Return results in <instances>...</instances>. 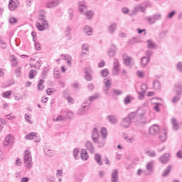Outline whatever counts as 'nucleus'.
<instances>
[{"instance_id": "20", "label": "nucleus", "mask_w": 182, "mask_h": 182, "mask_svg": "<svg viewBox=\"0 0 182 182\" xmlns=\"http://www.w3.org/2000/svg\"><path fill=\"white\" fill-rule=\"evenodd\" d=\"M123 60L125 66H130L133 62V58L129 55H123Z\"/></svg>"}, {"instance_id": "36", "label": "nucleus", "mask_w": 182, "mask_h": 182, "mask_svg": "<svg viewBox=\"0 0 182 182\" xmlns=\"http://www.w3.org/2000/svg\"><path fill=\"white\" fill-rule=\"evenodd\" d=\"M81 159L82 160H84V161H86V160H87V159H89V156H87V151H86V150H82L81 151Z\"/></svg>"}, {"instance_id": "41", "label": "nucleus", "mask_w": 182, "mask_h": 182, "mask_svg": "<svg viewBox=\"0 0 182 182\" xmlns=\"http://www.w3.org/2000/svg\"><path fill=\"white\" fill-rule=\"evenodd\" d=\"M37 74L38 71H36V70H31L28 73L29 79H33Z\"/></svg>"}, {"instance_id": "26", "label": "nucleus", "mask_w": 182, "mask_h": 182, "mask_svg": "<svg viewBox=\"0 0 182 182\" xmlns=\"http://www.w3.org/2000/svg\"><path fill=\"white\" fill-rule=\"evenodd\" d=\"M36 137H38V133L36 132H31L25 136L26 140H35Z\"/></svg>"}, {"instance_id": "50", "label": "nucleus", "mask_w": 182, "mask_h": 182, "mask_svg": "<svg viewBox=\"0 0 182 182\" xmlns=\"http://www.w3.org/2000/svg\"><path fill=\"white\" fill-rule=\"evenodd\" d=\"M44 152L48 157H52L55 154V152L50 149H45Z\"/></svg>"}, {"instance_id": "17", "label": "nucleus", "mask_w": 182, "mask_h": 182, "mask_svg": "<svg viewBox=\"0 0 182 182\" xmlns=\"http://www.w3.org/2000/svg\"><path fill=\"white\" fill-rule=\"evenodd\" d=\"M131 123L132 121L130 120V118H128L127 117L123 119L122 122H121V126H122V127H124L125 129H127L128 127H130Z\"/></svg>"}, {"instance_id": "28", "label": "nucleus", "mask_w": 182, "mask_h": 182, "mask_svg": "<svg viewBox=\"0 0 182 182\" xmlns=\"http://www.w3.org/2000/svg\"><path fill=\"white\" fill-rule=\"evenodd\" d=\"M116 50H117L116 46L112 45L108 51V56H109V58H113L114 55H116Z\"/></svg>"}, {"instance_id": "46", "label": "nucleus", "mask_w": 182, "mask_h": 182, "mask_svg": "<svg viewBox=\"0 0 182 182\" xmlns=\"http://www.w3.org/2000/svg\"><path fill=\"white\" fill-rule=\"evenodd\" d=\"M111 92L114 96H120V95H122V93H123V92H122V90H116V89H112Z\"/></svg>"}, {"instance_id": "52", "label": "nucleus", "mask_w": 182, "mask_h": 182, "mask_svg": "<svg viewBox=\"0 0 182 182\" xmlns=\"http://www.w3.org/2000/svg\"><path fill=\"white\" fill-rule=\"evenodd\" d=\"M85 79L87 80V82H90V80H92V75L87 70H85Z\"/></svg>"}, {"instance_id": "55", "label": "nucleus", "mask_w": 182, "mask_h": 182, "mask_svg": "<svg viewBox=\"0 0 182 182\" xmlns=\"http://www.w3.org/2000/svg\"><path fill=\"white\" fill-rule=\"evenodd\" d=\"M174 15H176V11L173 10L168 14L166 18H168V19H173Z\"/></svg>"}, {"instance_id": "8", "label": "nucleus", "mask_w": 182, "mask_h": 182, "mask_svg": "<svg viewBox=\"0 0 182 182\" xmlns=\"http://www.w3.org/2000/svg\"><path fill=\"white\" fill-rule=\"evenodd\" d=\"M100 94L99 92H97L93 95L90 96L88 97V100L87 102H85L84 105H87L88 106H90L92 102L97 100V99H100Z\"/></svg>"}, {"instance_id": "61", "label": "nucleus", "mask_w": 182, "mask_h": 182, "mask_svg": "<svg viewBox=\"0 0 182 182\" xmlns=\"http://www.w3.org/2000/svg\"><path fill=\"white\" fill-rule=\"evenodd\" d=\"M176 69L182 73V62H178L176 65Z\"/></svg>"}, {"instance_id": "14", "label": "nucleus", "mask_w": 182, "mask_h": 182, "mask_svg": "<svg viewBox=\"0 0 182 182\" xmlns=\"http://www.w3.org/2000/svg\"><path fill=\"white\" fill-rule=\"evenodd\" d=\"M59 4H60V1H59V0H51V1H47L46 6V8H56V6H58V5H59Z\"/></svg>"}, {"instance_id": "48", "label": "nucleus", "mask_w": 182, "mask_h": 182, "mask_svg": "<svg viewBox=\"0 0 182 182\" xmlns=\"http://www.w3.org/2000/svg\"><path fill=\"white\" fill-rule=\"evenodd\" d=\"M100 75L102 76V77H106L109 75V69L105 68L101 70Z\"/></svg>"}, {"instance_id": "33", "label": "nucleus", "mask_w": 182, "mask_h": 182, "mask_svg": "<svg viewBox=\"0 0 182 182\" xmlns=\"http://www.w3.org/2000/svg\"><path fill=\"white\" fill-rule=\"evenodd\" d=\"M153 87L155 90H159L161 87V84H160V81L158 80H154L153 81Z\"/></svg>"}, {"instance_id": "57", "label": "nucleus", "mask_w": 182, "mask_h": 182, "mask_svg": "<svg viewBox=\"0 0 182 182\" xmlns=\"http://www.w3.org/2000/svg\"><path fill=\"white\" fill-rule=\"evenodd\" d=\"M104 85L105 86H111V85H112V80H110L109 78H105L104 79Z\"/></svg>"}, {"instance_id": "13", "label": "nucleus", "mask_w": 182, "mask_h": 182, "mask_svg": "<svg viewBox=\"0 0 182 182\" xmlns=\"http://www.w3.org/2000/svg\"><path fill=\"white\" fill-rule=\"evenodd\" d=\"M159 139L162 143H164L167 140V131L166 129H162L159 131Z\"/></svg>"}, {"instance_id": "15", "label": "nucleus", "mask_w": 182, "mask_h": 182, "mask_svg": "<svg viewBox=\"0 0 182 182\" xmlns=\"http://www.w3.org/2000/svg\"><path fill=\"white\" fill-rule=\"evenodd\" d=\"M159 161L162 164H166V163H168V161H170V154H164L159 158Z\"/></svg>"}, {"instance_id": "59", "label": "nucleus", "mask_w": 182, "mask_h": 182, "mask_svg": "<svg viewBox=\"0 0 182 182\" xmlns=\"http://www.w3.org/2000/svg\"><path fill=\"white\" fill-rule=\"evenodd\" d=\"M41 63H42V62L41 60L37 61L36 64L33 65L34 69L39 70L41 69Z\"/></svg>"}, {"instance_id": "11", "label": "nucleus", "mask_w": 182, "mask_h": 182, "mask_svg": "<svg viewBox=\"0 0 182 182\" xmlns=\"http://www.w3.org/2000/svg\"><path fill=\"white\" fill-rule=\"evenodd\" d=\"M12 144H14V136L9 134L4 139V146H12Z\"/></svg>"}, {"instance_id": "37", "label": "nucleus", "mask_w": 182, "mask_h": 182, "mask_svg": "<svg viewBox=\"0 0 182 182\" xmlns=\"http://www.w3.org/2000/svg\"><path fill=\"white\" fill-rule=\"evenodd\" d=\"M84 31L88 35V36H90L92 35V32H93V30H92V27L90 26H85L84 27Z\"/></svg>"}, {"instance_id": "1", "label": "nucleus", "mask_w": 182, "mask_h": 182, "mask_svg": "<svg viewBox=\"0 0 182 182\" xmlns=\"http://www.w3.org/2000/svg\"><path fill=\"white\" fill-rule=\"evenodd\" d=\"M145 112L143 111V107H139L137 109V113L136 112H131L127 118L129 119L131 122H138L139 123H144V121H140V120H144L146 119V117L144 116Z\"/></svg>"}, {"instance_id": "31", "label": "nucleus", "mask_w": 182, "mask_h": 182, "mask_svg": "<svg viewBox=\"0 0 182 182\" xmlns=\"http://www.w3.org/2000/svg\"><path fill=\"white\" fill-rule=\"evenodd\" d=\"M61 57L64 60H66L68 66L72 65V57L69 56L68 55H61Z\"/></svg>"}, {"instance_id": "34", "label": "nucleus", "mask_w": 182, "mask_h": 182, "mask_svg": "<svg viewBox=\"0 0 182 182\" xmlns=\"http://www.w3.org/2000/svg\"><path fill=\"white\" fill-rule=\"evenodd\" d=\"M171 171V166H168L164 171L162 173V177H167Z\"/></svg>"}, {"instance_id": "35", "label": "nucleus", "mask_w": 182, "mask_h": 182, "mask_svg": "<svg viewBox=\"0 0 182 182\" xmlns=\"http://www.w3.org/2000/svg\"><path fill=\"white\" fill-rule=\"evenodd\" d=\"M83 180V174L79 173H77L74 177V181L81 182Z\"/></svg>"}, {"instance_id": "60", "label": "nucleus", "mask_w": 182, "mask_h": 182, "mask_svg": "<svg viewBox=\"0 0 182 182\" xmlns=\"http://www.w3.org/2000/svg\"><path fill=\"white\" fill-rule=\"evenodd\" d=\"M136 76L140 79H143L144 77V73L143 71H136Z\"/></svg>"}, {"instance_id": "29", "label": "nucleus", "mask_w": 182, "mask_h": 182, "mask_svg": "<svg viewBox=\"0 0 182 182\" xmlns=\"http://www.w3.org/2000/svg\"><path fill=\"white\" fill-rule=\"evenodd\" d=\"M10 61L11 62V66L13 68H16V66H18V60H16V57H15V55H10Z\"/></svg>"}, {"instance_id": "42", "label": "nucleus", "mask_w": 182, "mask_h": 182, "mask_svg": "<svg viewBox=\"0 0 182 182\" xmlns=\"http://www.w3.org/2000/svg\"><path fill=\"white\" fill-rule=\"evenodd\" d=\"M43 83H45V80L43 79H41L38 83V90H43L45 86H43Z\"/></svg>"}, {"instance_id": "4", "label": "nucleus", "mask_w": 182, "mask_h": 182, "mask_svg": "<svg viewBox=\"0 0 182 182\" xmlns=\"http://www.w3.org/2000/svg\"><path fill=\"white\" fill-rule=\"evenodd\" d=\"M175 90L176 92L177 96L173 97L172 100V103H177L180 100V95H181L182 88L181 84H176L175 85Z\"/></svg>"}, {"instance_id": "63", "label": "nucleus", "mask_w": 182, "mask_h": 182, "mask_svg": "<svg viewBox=\"0 0 182 182\" xmlns=\"http://www.w3.org/2000/svg\"><path fill=\"white\" fill-rule=\"evenodd\" d=\"M82 50H86L88 52L89 50V45L87 43H84L82 46Z\"/></svg>"}, {"instance_id": "21", "label": "nucleus", "mask_w": 182, "mask_h": 182, "mask_svg": "<svg viewBox=\"0 0 182 182\" xmlns=\"http://www.w3.org/2000/svg\"><path fill=\"white\" fill-rule=\"evenodd\" d=\"M94 160L96 161L98 166H103V161H102V155L100 154H95Z\"/></svg>"}, {"instance_id": "38", "label": "nucleus", "mask_w": 182, "mask_h": 182, "mask_svg": "<svg viewBox=\"0 0 182 182\" xmlns=\"http://www.w3.org/2000/svg\"><path fill=\"white\" fill-rule=\"evenodd\" d=\"M171 122L173 130H178L180 127L178 126V124H177V119H176V118H173Z\"/></svg>"}, {"instance_id": "12", "label": "nucleus", "mask_w": 182, "mask_h": 182, "mask_svg": "<svg viewBox=\"0 0 182 182\" xmlns=\"http://www.w3.org/2000/svg\"><path fill=\"white\" fill-rule=\"evenodd\" d=\"M78 9L80 14H81L82 15H83L86 12V11H87V6H86L85 1H80L78 3Z\"/></svg>"}, {"instance_id": "2", "label": "nucleus", "mask_w": 182, "mask_h": 182, "mask_svg": "<svg viewBox=\"0 0 182 182\" xmlns=\"http://www.w3.org/2000/svg\"><path fill=\"white\" fill-rule=\"evenodd\" d=\"M23 163L26 170H31V168H32V166H33L32 164V155H31V152L28 150H26L24 152Z\"/></svg>"}, {"instance_id": "19", "label": "nucleus", "mask_w": 182, "mask_h": 182, "mask_svg": "<svg viewBox=\"0 0 182 182\" xmlns=\"http://www.w3.org/2000/svg\"><path fill=\"white\" fill-rule=\"evenodd\" d=\"M36 26L38 31L42 32L43 31H45V29L49 28V23H36Z\"/></svg>"}, {"instance_id": "49", "label": "nucleus", "mask_w": 182, "mask_h": 182, "mask_svg": "<svg viewBox=\"0 0 182 182\" xmlns=\"http://www.w3.org/2000/svg\"><path fill=\"white\" fill-rule=\"evenodd\" d=\"M12 95V91L8 90L2 94V97H4V99H8L11 95Z\"/></svg>"}, {"instance_id": "3", "label": "nucleus", "mask_w": 182, "mask_h": 182, "mask_svg": "<svg viewBox=\"0 0 182 182\" xmlns=\"http://www.w3.org/2000/svg\"><path fill=\"white\" fill-rule=\"evenodd\" d=\"M149 6L147 4H139L138 6H135L134 9L131 11L129 13V16H134V15H137V14L139 12H142V14H144V12H146V9Z\"/></svg>"}, {"instance_id": "51", "label": "nucleus", "mask_w": 182, "mask_h": 182, "mask_svg": "<svg viewBox=\"0 0 182 182\" xmlns=\"http://www.w3.org/2000/svg\"><path fill=\"white\" fill-rule=\"evenodd\" d=\"M79 149L77 148H75L74 150H73V156H74V159L75 160H79Z\"/></svg>"}, {"instance_id": "43", "label": "nucleus", "mask_w": 182, "mask_h": 182, "mask_svg": "<svg viewBox=\"0 0 182 182\" xmlns=\"http://www.w3.org/2000/svg\"><path fill=\"white\" fill-rule=\"evenodd\" d=\"M154 161H150L146 164V170L149 171V173H153V164Z\"/></svg>"}, {"instance_id": "10", "label": "nucleus", "mask_w": 182, "mask_h": 182, "mask_svg": "<svg viewBox=\"0 0 182 182\" xmlns=\"http://www.w3.org/2000/svg\"><path fill=\"white\" fill-rule=\"evenodd\" d=\"M161 130H160V127L158 124H154L149 127V132L150 134L154 136V134H157V133H160Z\"/></svg>"}, {"instance_id": "16", "label": "nucleus", "mask_w": 182, "mask_h": 182, "mask_svg": "<svg viewBox=\"0 0 182 182\" xmlns=\"http://www.w3.org/2000/svg\"><path fill=\"white\" fill-rule=\"evenodd\" d=\"M111 182H119V171L114 169L111 175Z\"/></svg>"}, {"instance_id": "7", "label": "nucleus", "mask_w": 182, "mask_h": 182, "mask_svg": "<svg viewBox=\"0 0 182 182\" xmlns=\"http://www.w3.org/2000/svg\"><path fill=\"white\" fill-rule=\"evenodd\" d=\"M89 109H90V106L84 103L77 110V114H78V116H84V114H86V112L89 110Z\"/></svg>"}, {"instance_id": "39", "label": "nucleus", "mask_w": 182, "mask_h": 182, "mask_svg": "<svg viewBox=\"0 0 182 182\" xmlns=\"http://www.w3.org/2000/svg\"><path fill=\"white\" fill-rule=\"evenodd\" d=\"M48 73H49V68H44L41 73L43 79H46V77H48Z\"/></svg>"}, {"instance_id": "22", "label": "nucleus", "mask_w": 182, "mask_h": 182, "mask_svg": "<svg viewBox=\"0 0 182 182\" xmlns=\"http://www.w3.org/2000/svg\"><path fill=\"white\" fill-rule=\"evenodd\" d=\"M82 15H84V16H85L87 19L90 21V19H93V16H95V12H93V11H91V10H88V11L87 10Z\"/></svg>"}, {"instance_id": "47", "label": "nucleus", "mask_w": 182, "mask_h": 182, "mask_svg": "<svg viewBox=\"0 0 182 182\" xmlns=\"http://www.w3.org/2000/svg\"><path fill=\"white\" fill-rule=\"evenodd\" d=\"M124 105H129V104L132 103V95H127L124 99Z\"/></svg>"}, {"instance_id": "18", "label": "nucleus", "mask_w": 182, "mask_h": 182, "mask_svg": "<svg viewBox=\"0 0 182 182\" xmlns=\"http://www.w3.org/2000/svg\"><path fill=\"white\" fill-rule=\"evenodd\" d=\"M100 138V136H99V131H97V128L95 127L92 129V141H97V139Z\"/></svg>"}, {"instance_id": "40", "label": "nucleus", "mask_w": 182, "mask_h": 182, "mask_svg": "<svg viewBox=\"0 0 182 182\" xmlns=\"http://www.w3.org/2000/svg\"><path fill=\"white\" fill-rule=\"evenodd\" d=\"M100 133L102 134V139H106V137H107V129L106 127L101 128Z\"/></svg>"}, {"instance_id": "45", "label": "nucleus", "mask_w": 182, "mask_h": 182, "mask_svg": "<svg viewBox=\"0 0 182 182\" xmlns=\"http://www.w3.org/2000/svg\"><path fill=\"white\" fill-rule=\"evenodd\" d=\"M38 19L39 21H41L42 23H48V21L45 19V15L43 14H39L38 16Z\"/></svg>"}, {"instance_id": "44", "label": "nucleus", "mask_w": 182, "mask_h": 182, "mask_svg": "<svg viewBox=\"0 0 182 182\" xmlns=\"http://www.w3.org/2000/svg\"><path fill=\"white\" fill-rule=\"evenodd\" d=\"M108 31L111 34L114 33V31H116V24L115 23L111 24L108 28Z\"/></svg>"}, {"instance_id": "27", "label": "nucleus", "mask_w": 182, "mask_h": 182, "mask_svg": "<svg viewBox=\"0 0 182 182\" xmlns=\"http://www.w3.org/2000/svg\"><path fill=\"white\" fill-rule=\"evenodd\" d=\"M85 146L91 154L95 153V146H93V144L90 141H87Z\"/></svg>"}, {"instance_id": "32", "label": "nucleus", "mask_w": 182, "mask_h": 182, "mask_svg": "<svg viewBox=\"0 0 182 182\" xmlns=\"http://www.w3.org/2000/svg\"><path fill=\"white\" fill-rule=\"evenodd\" d=\"M150 62V58L146 56H144L141 58V65L144 68L147 65V63Z\"/></svg>"}, {"instance_id": "62", "label": "nucleus", "mask_w": 182, "mask_h": 182, "mask_svg": "<svg viewBox=\"0 0 182 182\" xmlns=\"http://www.w3.org/2000/svg\"><path fill=\"white\" fill-rule=\"evenodd\" d=\"M9 22V23H16L18 22V19L15 17H10Z\"/></svg>"}, {"instance_id": "64", "label": "nucleus", "mask_w": 182, "mask_h": 182, "mask_svg": "<svg viewBox=\"0 0 182 182\" xmlns=\"http://www.w3.org/2000/svg\"><path fill=\"white\" fill-rule=\"evenodd\" d=\"M21 67H18L16 69V75L17 76V77H21Z\"/></svg>"}, {"instance_id": "6", "label": "nucleus", "mask_w": 182, "mask_h": 182, "mask_svg": "<svg viewBox=\"0 0 182 182\" xmlns=\"http://www.w3.org/2000/svg\"><path fill=\"white\" fill-rule=\"evenodd\" d=\"M120 71V63L117 58L114 59L113 68H112V75L117 76L119 72Z\"/></svg>"}, {"instance_id": "58", "label": "nucleus", "mask_w": 182, "mask_h": 182, "mask_svg": "<svg viewBox=\"0 0 182 182\" xmlns=\"http://www.w3.org/2000/svg\"><path fill=\"white\" fill-rule=\"evenodd\" d=\"M5 119H0V133L4 130V126H5Z\"/></svg>"}, {"instance_id": "24", "label": "nucleus", "mask_w": 182, "mask_h": 182, "mask_svg": "<svg viewBox=\"0 0 182 182\" xmlns=\"http://www.w3.org/2000/svg\"><path fill=\"white\" fill-rule=\"evenodd\" d=\"M106 138H99L97 139L96 141H94V143H95V144H97L98 147H103V146H105V144H106Z\"/></svg>"}, {"instance_id": "25", "label": "nucleus", "mask_w": 182, "mask_h": 182, "mask_svg": "<svg viewBox=\"0 0 182 182\" xmlns=\"http://www.w3.org/2000/svg\"><path fill=\"white\" fill-rule=\"evenodd\" d=\"M61 114L58 115L56 117H53V122H63L65 119H66V115L63 114V111L60 112Z\"/></svg>"}, {"instance_id": "53", "label": "nucleus", "mask_w": 182, "mask_h": 182, "mask_svg": "<svg viewBox=\"0 0 182 182\" xmlns=\"http://www.w3.org/2000/svg\"><path fill=\"white\" fill-rule=\"evenodd\" d=\"M146 154H148L149 157H156V154L154 151H146Z\"/></svg>"}, {"instance_id": "30", "label": "nucleus", "mask_w": 182, "mask_h": 182, "mask_svg": "<svg viewBox=\"0 0 182 182\" xmlns=\"http://www.w3.org/2000/svg\"><path fill=\"white\" fill-rule=\"evenodd\" d=\"M107 119L112 124H116L117 123V118L114 115H108Z\"/></svg>"}, {"instance_id": "56", "label": "nucleus", "mask_w": 182, "mask_h": 182, "mask_svg": "<svg viewBox=\"0 0 182 182\" xmlns=\"http://www.w3.org/2000/svg\"><path fill=\"white\" fill-rule=\"evenodd\" d=\"M145 58H149V59H151V55H153V50H147L146 52H145Z\"/></svg>"}, {"instance_id": "54", "label": "nucleus", "mask_w": 182, "mask_h": 182, "mask_svg": "<svg viewBox=\"0 0 182 182\" xmlns=\"http://www.w3.org/2000/svg\"><path fill=\"white\" fill-rule=\"evenodd\" d=\"M124 139L127 141V143H133V141H134V137L124 136Z\"/></svg>"}, {"instance_id": "23", "label": "nucleus", "mask_w": 182, "mask_h": 182, "mask_svg": "<svg viewBox=\"0 0 182 182\" xmlns=\"http://www.w3.org/2000/svg\"><path fill=\"white\" fill-rule=\"evenodd\" d=\"M146 43L148 49H157V44L153 40H147Z\"/></svg>"}, {"instance_id": "5", "label": "nucleus", "mask_w": 182, "mask_h": 182, "mask_svg": "<svg viewBox=\"0 0 182 182\" xmlns=\"http://www.w3.org/2000/svg\"><path fill=\"white\" fill-rule=\"evenodd\" d=\"M161 16H162L161 14H153L151 16H147L145 18V19L149 23H155V22H157V21H160V19H161Z\"/></svg>"}, {"instance_id": "9", "label": "nucleus", "mask_w": 182, "mask_h": 182, "mask_svg": "<svg viewBox=\"0 0 182 182\" xmlns=\"http://www.w3.org/2000/svg\"><path fill=\"white\" fill-rule=\"evenodd\" d=\"M19 6V1L18 0H10L9 2V8L10 11H15Z\"/></svg>"}]
</instances>
